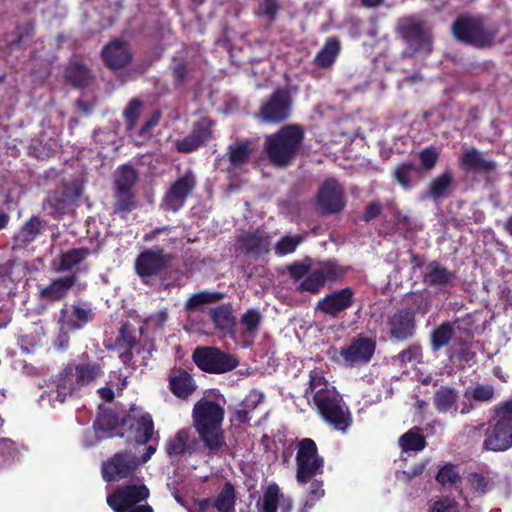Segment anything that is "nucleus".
<instances>
[{"mask_svg":"<svg viewBox=\"0 0 512 512\" xmlns=\"http://www.w3.org/2000/svg\"><path fill=\"white\" fill-rule=\"evenodd\" d=\"M420 176L421 169L412 163H402L394 170L395 180L406 190L411 189Z\"/></svg>","mask_w":512,"mask_h":512,"instance_id":"33","label":"nucleus"},{"mask_svg":"<svg viewBox=\"0 0 512 512\" xmlns=\"http://www.w3.org/2000/svg\"><path fill=\"white\" fill-rule=\"evenodd\" d=\"M309 387L305 394L312 399L322 419L336 430L345 432L352 423L351 414L336 388L320 370L310 372Z\"/></svg>","mask_w":512,"mask_h":512,"instance_id":"2","label":"nucleus"},{"mask_svg":"<svg viewBox=\"0 0 512 512\" xmlns=\"http://www.w3.org/2000/svg\"><path fill=\"white\" fill-rule=\"evenodd\" d=\"M279 487L271 484L265 490L262 498L258 501V509L260 512H276L279 501Z\"/></svg>","mask_w":512,"mask_h":512,"instance_id":"43","label":"nucleus"},{"mask_svg":"<svg viewBox=\"0 0 512 512\" xmlns=\"http://www.w3.org/2000/svg\"><path fill=\"white\" fill-rule=\"evenodd\" d=\"M451 30L460 43L484 49L494 45L500 32V25L485 15L463 14L456 18Z\"/></svg>","mask_w":512,"mask_h":512,"instance_id":"4","label":"nucleus"},{"mask_svg":"<svg viewBox=\"0 0 512 512\" xmlns=\"http://www.w3.org/2000/svg\"><path fill=\"white\" fill-rule=\"evenodd\" d=\"M102 56L111 68L117 69L125 66L131 60V52L127 43L113 41L102 51Z\"/></svg>","mask_w":512,"mask_h":512,"instance_id":"28","label":"nucleus"},{"mask_svg":"<svg viewBox=\"0 0 512 512\" xmlns=\"http://www.w3.org/2000/svg\"><path fill=\"white\" fill-rule=\"evenodd\" d=\"M18 458V450L9 439L0 440V467L12 464Z\"/></svg>","mask_w":512,"mask_h":512,"instance_id":"51","label":"nucleus"},{"mask_svg":"<svg viewBox=\"0 0 512 512\" xmlns=\"http://www.w3.org/2000/svg\"><path fill=\"white\" fill-rule=\"evenodd\" d=\"M103 375V369L97 362L69 363L53 376L40 398L42 406L55 407L68 399L77 397L81 391Z\"/></svg>","mask_w":512,"mask_h":512,"instance_id":"1","label":"nucleus"},{"mask_svg":"<svg viewBox=\"0 0 512 512\" xmlns=\"http://www.w3.org/2000/svg\"><path fill=\"white\" fill-rule=\"evenodd\" d=\"M304 137L303 130L295 125H287L265 140V150L269 160L276 166H286L300 149Z\"/></svg>","mask_w":512,"mask_h":512,"instance_id":"6","label":"nucleus"},{"mask_svg":"<svg viewBox=\"0 0 512 512\" xmlns=\"http://www.w3.org/2000/svg\"><path fill=\"white\" fill-rule=\"evenodd\" d=\"M239 245L246 253L257 256L267 253L271 242L269 236L264 231L257 230L242 235L239 238Z\"/></svg>","mask_w":512,"mask_h":512,"instance_id":"29","label":"nucleus"},{"mask_svg":"<svg viewBox=\"0 0 512 512\" xmlns=\"http://www.w3.org/2000/svg\"><path fill=\"white\" fill-rule=\"evenodd\" d=\"M340 52V42L335 37H330L322 49L317 53L314 63L321 68L332 65Z\"/></svg>","mask_w":512,"mask_h":512,"instance_id":"35","label":"nucleus"},{"mask_svg":"<svg viewBox=\"0 0 512 512\" xmlns=\"http://www.w3.org/2000/svg\"><path fill=\"white\" fill-rule=\"evenodd\" d=\"M344 275V270L335 261H325L313 265L306 277L299 283V292L318 293L326 282H334Z\"/></svg>","mask_w":512,"mask_h":512,"instance_id":"12","label":"nucleus"},{"mask_svg":"<svg viewBox=\"0 0 512 512\" xmlns=\"http://www.w3.org/2000/svg\"><path fill=\"white\" fill-rule=\"evenodd\" d=\"M397 32L406 43L404 55L429 54L433 48L431 27L427 21L417 16H407L398 20Z\"/></svg>","mask_w":512,"mask_h":512,"instance_id":"7","label":"nucleus"},{"mask_svg":"<svg viewBox=\"0 0 512 512\" xmlns=\"http://www.w3.org/2000/svg\"><path fill=\"white\" fill-rule=\"evenodd\" d=\"M261 321L262 315L257 309H248L239 320V328L243 337L254 339Z\"/></svg>","mask_w":512,"mask_h":512,"instance_id":"34","label":"nucleus"},{"mask_svg":"<svg viewBox=\"0 0 512 512\" xmlns=\"http://www.w3.org/2000/svg\"><path fill=\"white\" fill-rule=\"evenodd\" d=\"M419 158L425 169H431L437 162L438 151L433 147L426 148L420 152Z\"/></svg>","mask_w":512,"mask_h":512,"instance_id":"58","label":"nucleus"},{"mask_svg":"<svg viewBox=\"0 0 512 512\" xmlns=\"http://www.w3.org/2000/svg\"><path fill=\"white\" fill-rule=\"evenodd\" d=\"M192 416L194 427L208 454H217L225 444L222 431L224 409L214 401L200 400L194 405Z\"/></svg>","mask_w":512,"mask_h":512,"instance_id":"3","label":"nucleus"},{"mask_svg":"<svg viewBox=\"0 0 512 512\" xmlns=\"http://www.w3.org/2000/svg\"><path fill=\"white\" fill-rule=\"evenodd\" d=\"M140 111V102L137 100H132L129 102L127 108L124 111V116L126 118V121L128 123L129 129H132Z\"/></svg>","mask_w":512,"mask_h":512,"instance_id":"61","label":"nucleus"},{"mask_svg":"<svg viewBox=\"0 0 512 512\" xmlns=\"http://www.w3.org/2000/svg\"><path fill=\"white\" fill-rule=\"evenodd\" d=\"M169 386L172 393L178 398L189 397L196 389V384L189 373L178 370L170 375Z\"/></svg>","mask_w":512,"mask_h":512,"instance_id":"31","label":"nucleus"},{"mask_svg":"<svg viewBox=\"0 0 512 512\" xmlns=\"http://www.w3.org/2000/svg\"><path fill=\"white\" fill-rule=\"evenodd\" d=\"M167 262L168 258L162 250H146L136 259V272L140 277H150L161 272Z\"/></svg>","mask_w":512,"mask_h":512,"instance_id":"24","label":"nucleus"},{"mask_svg":"<svg viewBox=\"0 0 512 512\" xmlns=\"http://www.w3.org/2000/svg\"><path fill=\"white\" fill-rule=\"evenodd\" d=\"M398 359L402 364L415 365L420 363L422 359V349L419 345L412 344L398 355Z\"/></svg>","mask_w":512,"mask_h":512,"instance_id":"54","label":"nucleus"},{"mask_svg":"<svg viewBox=\"0 0 512 512\" xmlns=\"http://www.w3.org/2000/svg\"><path fill=\"white\" fill-rule=\"evenodd\" d=\"M195 364L205 372L225 373L237 367V359L217 348L198 347L193 352Z\"/></svg>","mask_w":512,"mask_h":512,"instance_id":"13","label":"nucleus"},{"mask_svg":"<svg viewBox=\"0 0 512 512\" xmlns=\"http://www.w3.org/2000/svg\"><path fill=\"white\" fill-rule=\"evenodd\" d=\"M448 344V323L443 322L432 332L431 345L433 352L438 351Z\"/></svg>","mask_w":512,"mask_h":512,"instance_id":"53","label":"nucleus"},{"mask_svg":"<svg viewBox=\"0 0 512 512\" xmlns=\"http://www.w3.org/2000/svg\"><path fill=\"white\" fill-rule=\"evenodd\" d=\"M388 324L391 336L398 340L413 336L415 331V319L410 310H398L391 316Z\"/></svg>","mask_w":512,"mask_h":512,"instance_id":"26","label":"nucleus"},{"mask_svg":"<svg viewBox=\"0 0 512 512\" xmlns=\"http://www.w3.org/2000/svg\"><path fill=\"white\" fill-rule=\"evenodd\" d=\"M381 210H382V206L379 202L370 203L367 206L366 211L364 213V220L369 221V220L377 217L380 214Z\"/></svg>","mask_w":512,"mask_h":512,"instance_id":"63","label":"nucleus"},{"mask_svg":"<svg viewBox=\"0 0 512 512\" xmlns=\"http://www.w3.org/2000/svg\"><path fill=\"white\" fill-rule=\"evenodd\" d=\"M65 77L75 87H84L89 82L90 73L85 66L71 63L65 70Z\"/></svg>","mask_w":512,"mask_h":512,"instance_id":"41","label":"nucleus"},{"mask_svg":"<svg viewBox=\"0 0 512 512\" xmlns=\"http://www.w3.org/2000/svg\"><path fill=\"white\" fill-rule=\"evenodd\" d=\"M149 494L142 483L122 485L107 496V504L114 512H153L146 503Z\"/></svg>","mask_w":512,"mask_h":512,"instance_id":"9","label":"nucleus"},{"mask_svg":"<svg viewBox=\"0 0 512 512\" xmlns=\"http://www.w3.org/2000/svg\"><path fill=\"white\" fill-rule=\"evenodd\" d=\"M94 430L97 440L120 437L121 419H119L112 411L105 410L101 412L94 422Z\"/></svg>","mask_w":512,"mask_h":512,"instance_id":"27","label":"nucleus"},{"mask_svg":"<svg viewBox=\"0 0 512 512\" xmlns=\"http://www.w3.org/2000/svg\"><path fill=\"white\" fill-rule=\"evenodd\" d=\"M317 204L322 212L335 213L344 205L343 188L334 179H327L317 194Z\"/></svg>","mask_w":512,"mask_h":512,"instance_id":"20","label":"nucleus"},{"mask_svg":"<svg viewBox=\"0 0 512 512\" xmlns=\"http://www.w3.org/2000/svg\"><path fill=\"white\" fill-rule=\"evenodd\" d=\"M95 312L91 303L77 301L70 308H63L60 312L59 323L62 329L78 330L94 319Z\"/></svg>","mask_w":512,"mask_h":512,"instance_id":"19","label":"nucleus"},{"mask_svg":"<svg viewBox=\"0 0 512 512\" xmlns=\"http://www.w3.org/2000/svg\"><path fill=\"white\" fill-rule=\"evenodd\" d=\"M211 319L218 330L232 331L235 326L233 311L229 305H220L210 311Z\"/></svg>","mask_w":512,"mask_h":512,"instance_id":"37","label":"nucleus"},{"mask_svg":"<svg viewBox=\"0 0 512 512\" xmlns=\"http://www.w3.org/2000/svg\"><path fill=\"white\" fill-rule=\"evenodd\" d=\"M425 467H426V465L423 462L415 464L409 470L403 471V475L406 476V478L408 480H410V479H412L414 477H417V476L421 475L424 472Z\"/></svg>","mask_w":512,"mask_h":512,"instance_id":"64","label":"nucleus"},{"mask_svg":"<svg viewBox=\"0 0 512 512\" xmlns=\"http://www.w3.org/2000/svg\"><path fill=\"white\" fill-rule=\"evenodd\" d=\"M264 398L265 395L261 391L251 390L240 405H242L251 413L259 404L263 402Z\"/></svg>","mask_w":512,"mask_h":512,"instance_id":"56","label":"nucleus"},{"mask_svg":"<svg viewBox=\"0 0 512 512\" xmlns=\"http://www.w3.org/2000/svg\"><path fill=\"white\" fill-rule=\"evenodd\" d=\"M290 109V94L285 89H278L262 103L257 118L265 123L277 124L289 117Z\"/></svg>","mask_w":512,"mask_h":512,"instance_id":"14","label":"nucleus"},{"mask_svg":"<svg viewBox=\"0 0 512 512\" xmlns=\"http://www.w3.org/2000/svg\"><path fill=\"white\" fill-rule=\"evenodd\" d=\"M115 212L127 214L135 207L132 191H116Z\"/></svg>","mask_w":512,"mask_h":512,"instance_id":"52","label":"nucleus"},{"mask_svg":"<svg viewBox=\"0 0 512 512\" xmlns=\"http://www.w3.org/2000/svg\"><path fill=\"white\" fill-rule=\"evenodd\" d=\"M137 179V173L132 166L122 165L115 172V190L132 191V187Z\"/></svg>","mask_w":512,"mask_h":512,"instance_id":"39","label":"nucleus"},{"mask_svg":"<svg viewBox=\"0 0 512 512\" xmlns=\"http://www.w3.org/2000/svg\"><path fill=\"white\" fill-rule=\"evenodd\" d=\"M279 9L278 0H261L255 10V15L271 23L275 20Z\"/></svg>","mask_w":512,"mask_h":512,"instance_id":"47","label":"nucleus"},{"mask_svg":"<svg viewBox=\"0 0 512 512\" xmlns=\"http://www.w3.org/2000/svg\"><path fill=\"white\" fill-rule=\"evenodd\" d=\"M196 179L191 171L178 178L166 192L161 207L164 210L176 212L184 206L188 195L192 192Z\"/></svg>","mask_w":512,"mask_h":512,"instance_id":"17","label":"nucleus"},{"mask_svg":"<svg viewBox=\"0 0 512 512\" xmlns=\"http://www.w3.org/2000/svg\"><path fill=\"white\" fill-rule=\"evenodd\" d=\"M461 482V477L459 473L455 470V466L450 463V490L454 489L458 491L459 496L462 498L463 506L466 507L468 505V500L467 497L464 496L463 494V490L460 486Z\"/></svg>","mask_w":512,"mask_h":512,"instance_id":"60","label":"nucleus"},{"mask_svg":"<svg viewBox=\"0 0 512 512\" xmlns=\"http://www.w3.org/2000/svg\"><path fill=\"white\" fill-rule=\"evenodd\" d=\"M448 281V273L445 268L440 267L437 263H430L425 268L424 282L428 286L440 288Z\"/></svg>","mask_w":512,"mask_h":512,"instance_id":"40","label":"nucleus"},{"mask_svg":"<svg viewBox=\"0 0 512 512\" xmlns=\"http://www.w3.org/2000/svg\"><path fill=\"white\" fill-rule=\"evenodd\" d=\"M211 126L212 122L208 118H201L194 124L190 135L175 141L177 151L190 153L199 148L210 137Z\"/></svg>","mask_w":512,"mask_h":512,"instance_id":"23","label":"nucleus"},{"mask_svg":"<svg viewBox=\"0 0 512 512\" xmlns=\"http://www.w3.org/2000/svg\"><path fill=\"white\" fill-rule=\"evenodd\" d=\"M448 192V173L444 172L439 177L434 179L428 190V196L435 202H439L440 199L446 196Z\"/></svg>","mask_w":512,"mask_h":512,"instance_id":"48","label":"nucleus"},{"mask_svg":"<svg viewBox=\"0 0 512 512\" xmlns=\"http://www.w3.org/2000/svg\"><path fill=\"white\" fill-rule=\"evenodd\" d=\"M235 503V491L230 483H226L217 496L214 507L219 512H231Z\"/></svg>","mask_w":512,"mask_h":512,"instance_id":"44","label":"nucleus"},{"mask_svg":"<svg viewBox=\"0 0 512 512\" xmlns=\"http://www.w3.org/2000/svg\"><path fill=\"white\" fill-rule=\"evenodd\" d=\"M303 241L302 235H285L275 245L274 250L278 256L293 253Z\"/></svg>","mask_w":512,"mask_h":512,"instance_id":"45","label":"nucleus"},{"mask_svg":"<svg viewBox=\"0 0 512 512\" xmlns=\"http://www.w3.org/2000/svg\"><path fill=\"white\" fill-rule=\"evenodd\" d=\"M77 283L75 275H67L54 279L50 285L43 288L40 295L43 299L57 301L64 298L68 291Z\"/></svg>","mask_w":512,"mask_h":512,"instance_id":"30","label":"nucleus"},{"mask_svg":"<svg viewBox=\"0 0 512 512\" xmlns=\"http://www.w3.org/2000/svg\"><path fill=\"white\" fill-rule=\"evenodd\" d=\"M251 154L248 143H238L229 147V160L233 166L244 164Z\"/></svg>","mask_w":512,"mask_h":512,"instance_id":"49","label":"nucleus"},{"mask_svg":"<svg viewBox=\"0 0 512 512\" xmlns=\"http://www.w3.org/2000/svg\"><path fill=\"white\" fill-rule=\"evenodd\" d=\"M115 348L119 351L121 362L131 369L144 367L148 364L154 349L153 341L140 329V339L135 340L131 326L123 324L115 340Z\"/></svg>","mask_w":512,"mask_h":512,"instance_id":"5","label":"nucleus"},{"mask_svg":"<svg viewBox=\"0 0 512 512\" xmlns=\"http://www.w3.org/2000/svg\"><path fill=\"white\" fill-rule=\"evenodd\" d=\"M121 429V438L130 443L144 445L153 435L154 423L149 413L140 407L132 406L121 418Z\"/></svg>","mask_w":512,"mask_h":512,"instance_id":"10","label":"nucleus"},{"mask_svg":"<svg viewBox=\"0 0 512 512\" xmlns=\"http://www.w3.org/2000/svg\"><path fill=\"white\" fill-rule=\"evenodd\" d=\"M497 421L490 431H487L484 448L490 451H505L512 447V418L496 409Z\"/></svg>","mask_w":512,"mask_h":512,"instance_id":"15","label":"nucleus"},{"mask_svg":"<svg viewBox=\"0 0 512 512\" xmlns=\"http://www.w3.org/2000/svg\"><path fill=\"white\" fill-rule=\"evenodd\" d=\"M156 450V445H149L140 458L131 451L115 453L102 464L103 479L106 482H116L132 476L141 464L151 459Z\"/></svg>","mask_w":512,"mask_h":512,"instance_id":"8","label":"nucleus"},{"mask_svg":"<svg viewBox=\"0 0 512 512\" xmlns=\"http://www.w3.org/2000/svg\"><path fill=\"white\" fill-rule=\"evenodd\" d=\"M41 223L38 218L30 219L17 233L16 240L24 245L31 243L40 231Z\"/></svg>","mask_w":512,"mask_h":512,"instance_id":"46","label":"nucleus"},{"mask_svg":"<svg viewBox=\"0 0 512 512\" xmlns=\"http://www.w3.org/2000/svg\"><path fill=\"white\" fill-rule=\"evenodd\" d=\"M460 166L466 172L489 174L496 170V163L484 158L483 153L471 147L465 149L460 157Z\"/></svg>","mask_w":512,"mask_h":512,"instance_id":"25","label":"nucleus"},{"mask_svg":"<svg viewBox=\"0 0 512 512\" xmlns=\"http://www.w3.org/2000/svg\"><path fill=\"white\" fill-rule=\"evenodd\" d=\"M296 449V480L304 485L322 474L324 459L318 454L316 443L310 438L300 440Z\"/></svg>","mask_w":512,"mask_h":512,"instance_id":"11","label":"nucleus"},{"mask_svg":"<svg viewBox=\"0 0 512 512\" xmlns=\"http://www.w3.org/2000/svg\"><path fill=\"white\" fill-rule=\"evenodd\" d=\"M324 494L325 492L323 489V482L319 480H313L308 487L306 501L303 508L301 509V512H308V510L313 507L315 502L320 500Z\"/></svg>","mask_w":512,"mask_h":512,"instance_id":"50","label":"nucleus"},{"mask_svg":"<svg viewBox=\"0 0 512 512\" xmlns=\"http://www.w3.org/2000/svg\"><path fill=\"white\" fill-rule=\"evenodd\" d=\"M194 445L196 441L190 438L189 430L182 429L166 443V451L170 457L178 456L186 452L191 453Z\"/></svg>","mask_w":512,"mask_h":512,"instance_id":"32","label":"nucleus"},{"mask_svg":"<svg viewBox=\"0 0 512 512\" xmlns=\"http://www.w3.org/2000/svg\"><path fill=\"white\" fill-rule=\"evenodd\" d=\"M96 249L76 247L62 252L58 258L52 261L51 267L55 272L79 271L81 265L92 254H97Z\"/></svg>","mask_w":512,"mask_h":512,"instance_id":"22","label":"nucleus"},{"mask_svg":"<svg viewBox=\"0 0 512 512\" xmlns=\"http://www.w3.org/2000/svg\"><path fill=\"white\" fill-rule=\"evenodd\" d=\"M494 397V388L491 385L478 384L472 389H466L464 392L465 400L462 403H458L457 393L454 389L450 388V409L454 408L456 411L459 410L461 414H465L473 408L472 401L476 402H488Z\"/></svg>","mask_w":512,"mask_h":512,"instance_id":"21","label":"nucleus"},{"mask_svg":"<svg viewBox=\"0 0 512 512\" xmlns=\"http://www.w3.org/2000/svg\"><path fill=\"white\" fill-rule=\"evenodd\" d=\"M399 446L404 452H420L426 446L421 429L413 427L399 438Z\"/></svg>","mask_w":512,"mask_h":512,"instance_id":"36","label":"nucleus"},{"mask_svg":"<svg viewBox=\"0 0 512 512\" xmlns=\"http://www.w3.org/2000/svg\"><path fill=\"white\" fill-rule=\"evenodd\" d=\"M168 319V312L167 309H161L158 312L150 315L145 320V328L144 329V335H146V331L152 329V330H158L163 328L164 324L166 323Z\"/></svg>","mask_w":512,"mask_h":512,"instance_id":"55","label":"nucleus"},{"mask_svg":"<svg viewBox=\"0 0 512 512\" xmlns=\"http://www.w3.org/2000/svg\"><path fill=\"white\" fill-rule=\"evenodd\" d=\"M355 303V292L350 287L334 290L321 298L316 310L330 317H338Z\"/></svg>","mask_w":512,"mask_h":512,"instance_id":"16","label":"nucleus"},{"mask_svg":"<svg viewBox=\"0 0 512 512\" xmlns=\"http://www.w3.org/2000/svg\"><path fill=\"white\" fill-rule=\"evenodd\" d=\"M407 302L410 304V307L406 310H410L413 315L415 313L418 314H426L430 310V294L427 291L414 292L407 297Z\"/></svg>","mask_w":512,"mask_h":512,"instance_id":"42","label":"nucleus"},{"mask_svg":"<svg viewBox=\"0 0 512 512\" xmlns=\"http://www.w3.org/2000/svg\"><path fill=\"white\" fill-rule=\"evenodd\" d=\"M312 266L306 262H295L289 266L291 277L297 281L303 280Z\"/></svg>","mask_w":512,"mask_h":512,"instance_id":"59","label":"nucleus"},{"mask_svg":"<svg viewBox=\"0 0 512 512\" xmlns=\"http://www.w3.org/2000/svg\"><path fill=\"white\" fill-rule=\"evenodd\" d=\"M467 482L475 491L481 493H485L489 485L488 479L484 475L476 472L470 473L467 476Z\"/></svg>","mask_w":512,"mask_h":512,"instance_id":"57","label":"nucleus"},{"mask_svg":"<svg viewBox=\"0 0 512 512\" xmlns=\"http://www.w3.org/2000/svg\"><path fill=\"white\" fill-rule=\"evenodd\" d=\"M375 351V343L368 338L356 337L339 350V357L349 367L368 363Z\"/></svg>","mask_w":512,"mask_h":512,"instance_id":"18","label":"nucleus"},{"mask_svg":"<svg viewBox=\"0 0 512 512\" xmlns=\"http://www.w3.org/2000/svg\"><path fill=\"white\" fill-rule=\"evenodd\" d=\"M434 401L438 410L442 412L448 411V389L441 388L438 390L435 394Z\"/></svg>","mask_w":512,"mask_h":512,"instance_id":"62","label":"nucleus"},{"mask_svg":"<svg viewBox=\"0 0 512 512\" xmlns=\"http://www.w3.org/2000/svg\"><path fill=\"white\" fill-rule=\"evenodd\" d=\"M224 294L220 292L201 291L193 294L186 302L185 309L187 311H196L202 309L203 306L216 303L223 298Z\"/></svg>","mask_w":512,"mask_h":512,"instance_id":"38","label":"nucleus"}]
</instances>
